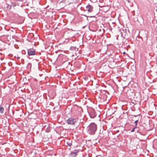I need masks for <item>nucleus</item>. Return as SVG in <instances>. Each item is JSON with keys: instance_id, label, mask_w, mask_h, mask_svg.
Segmentation results:
<instances>
[{"instance_id": "1", "label": "nucleus", "mask_w": 157, "mask_h": 157, "mask_svg": "<svg viewBox=\"0 0 157 157\" xmlns=\"http://www.w3.org/2000/svg\"><path fill=\"white\" fill-rule=\"evenodd\" d=\"M97 129V125L94 123L90 124L88 127V130L90 134L92 135L95 134Z\"/></svg>"}, {"instance_id": "2", "label": "nucleus", "mask_w": 157, "mask_h": 157, "mask_svg": "<svg viewBox=\"0 0 157 157\" xmlns=\"http://www.w3.org/2000/svg\"><path fill=\"white\" fill-rule=\"evenodd\" d=\"M78 121V119L77 118L70 117L67 120V123L69 124L74 125Z\"/></svg>"}, {"instance_id": "3", "label": "nucleus", "mask_w": 157, "mask_h": 157, "mask_svg": "<svg viewBox=\"0 0 157 157\" xmlns=\"http://www.w3.org/2000/svg\"><path fill=\"white\" fill-rule=\"evenodd\" d=\"M28 55L29 56L35 55L36 54V50L33 48H30L27 49Z\"/></svg>"}, {"instance_id": "4", "label": "nucleus", "mask_w": 157, "mask_h": 157, "mask_svg": "<svg viewBox=\"0 0 157 157\" xmlns=\"http://www.w3.org/2000/svg\"><path fill=\"white\" fill-rule=\"evenodd\" d=\"M93 7L92 6L90 5H88L86 7V9L89 12H91L93 10Z\"/></svg>"}, {"instance_id": "5", "label": "nucleus", "mask_w": 157, "mask_h": 157, "mask_svg": "<svg viewBox=\"0 0 157 157\" xmlns=\"http://www.w3.org/2000/svg\"><path fill=\"white\" fill-rule=\"evenodd\" d=\"M65 141L66 144L68 146H71V145L72 141L70 139H67Z\"/></svg>"}, {"instance_id": "6", "label": "nucleus", "mask_w": 157, "mask_h": 157, "mask_svg": "<svg viewBox=\"0 0 157 157\" xmlns=\"http://www.w3.org/2000/svg\"><path fill=\"white\" fill-rule=\"evenodd\" d=\"M49 40H47V41L45 42H44V43L45 44L47 47L50 46V44L49 42Z\"/></svg>"}, {"instance_id": "7", "label": "nucleus", "mask_w": 157, "mask_h": 157, "mask_svg": "<svg viewBox=\"0 0 157 157\" xmlns=\"http://www.w3.org/2000/svg\"><path fill=\"white\" fill-rule=\"evenodd\" d=\"M70 155L72 157H75L77 155V154H75L73 152H71L70 154Z\"/></svg>"}, {"instance_id": "8", "label": "nucleus", "mask_w": 157, "mask_h": 157, "mask_svg": "<svg viewBox=\"0 0 157 157\" xmlns=\"http://www.w3.org/2000/svg\"><path fill=\"white\" fill-rule=\"evenodd\" d=\"M4 110V108L3 107L0 106V113H3Z\"/></svg>"}, {"instance_id": "9", "label": "nucleus", "mask_w": 157, "mask_h": 157, "mask_svg": "<svg viewBox=\"0 0 157 157\" xmlns=\"http://www.w3.org/2000/svg\"><path fill=\"white\" fill-rule=\"evenodd\" d=\"M79 150H75L72 152L75 153V154H77V153L79 152Z\"/></svg>"}, {"instance_id": "10", "label": "nucleus", "mask_w": 157, "mask_h": 157, "mask_svg": "<svg viewBox=\"0 0 157 157\" xmlns=\"http://www.w3.org/2000/svg\"><path fill=\"white\" fill-rule=\"evenodd\" d=\"M138 122V120H136L135 121L134 123L135 124H136V125L137 124V123Z\"/></svg>"}, {"instance_id": "11", "label": "nucleus", "mask_w": 157, "mask_h": 157, "mask_svg": "<svg viewBox=\"0 0 157 157\" xmlns=\"http://www.w3.org/2000/svg\"><path fill=\"white\" fill-rule=\"evenodd\" d=\"M136 127V126L133 129L131 130V132H133L134 131V130L135 128Z\"/></svg>"}, {"instance_id": "12", "label": "nucleus", "mask_w": 157, "mask_h": 157, "mask_svg": "<svg viewBox=\"0 0 157 157\" xmlns=\"http://www.w3.org/2000/svg\"><path fill=\"white\" fill-rule=\"evenodd\" d=\"M3 42H4V43H7V41H9V40H4V41H2Z\"/></svg>"}, {"instance_id": "13", "label": "nucleus", "mask_w": 157, "mask_h": 157, "mask_svg": "<svg viewBox=\"0 0 157 157\" xmlns=\"http://www.w3.org/2000/svg\"><path fill=\"white\" fill-rule=\"evenodd\" d=\"M103 0H99V2H102L103 1Z\"/></svg>"}, {"instance_id": "14", "label": "nucleus", "mask_w": 157, "mask_h": 157, "mask_svg": "<svg viewBox=\"0 0 157 157\" xmlns=\"http://www.w3.org/2000/svg\"><path fill=\"white\" fill-rule=\"evenodd\" d=\"M16 41H17V42H19V40H16Z\"/></svg>"}, {"instance_id": "15", "label": "nucleus", "mask_w": 157, "mask_h": 157, "mask_svg": "<svg viewBox=\"0 0 157 157\" xmlns=\"http://www.w3.org/2000/svg\"><path fill=\"white\" fill-rule=\"evenodd\" d=\"M96 41H95L93 43H96Z\"/></svg>"}, {"instance_id": "16", "label": "nucleus", "mask_w": 157, "mask_h": 157, "mask_svg": "<svg viewBox=\"0 0 157 157\" xmlns=\"http://www.w3.org/2000/svg\"><path fill=\"white\" fill-rule=\"evenodd\" d=\"M37 36H38V38L40 39V38H39V36H38V35H37Z\"/></svg>"}, {"instance_id": "17", "label": "nucleus", "mask_w": 157, "mask_h": 157, "mask_svg": "<svg viewBox=\"0 0 157 157\" xmlns=\"http://www.w3.org/2000/svg\"><path fill=\"white\" fill-rule=\"evenodd\" d=\"M124 54L125 53V52H124V53H123Z\"/></svg>"}, {"instance_id": "18", "label": "nucleus", "mask_w": 157, "mask_h": 157, "mask_svg": "<svg viewBox=\"0 0 157 157\" xmlns=\"http://www.w3.org/2000/svg\"><path fill=\"white\" fill-rule=\"evenodd\" d=\"M19 57H17V59H19Z\"/></svg>"}, {"instance_id": "19", "label": "nucleus", "mask_w": 157, "mask_h": 157, "mask_svg": "<svg viewBox=\"0 0 157 157\" xmlns=\"http://www.w3.org/2000/svg\"><path fill=\"white\" fill-rule=\"evenodd\" d=\"M96 157H98V156H96Z\"/></svg>"}]
</instances>
